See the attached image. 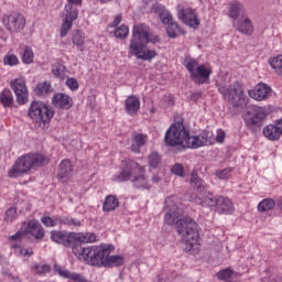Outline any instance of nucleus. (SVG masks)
I'll return each instance as SVG.
<instances>
[{
	"label": "nucleus",
	"instance_id": "nucleus-62",
	"mask_svg": "<svg viewBox=\"0 0 282 282\" xmlns=\"http://www.w3.org/2000/svg\"><path fill=\"white\" fill-rule=\"evenodd\" d=\"M101 1V3H109V1H111V0H100Z\"/></svg>",
	"mask_w": 282,
	"mask_h": 282
},
{
	"label": "nucleus",
	"instance_id": "nucleus-50",
	"mask_svg": "<svg viewBox=\"0 0 282 282\" xmlns=\"http://www.w3.org/2000/svg\"><path fill=\"white\" fill-rule=\"evenodd\" d=\"M19 64V57H17L15 55H7L4 57V65H18Z\"/></svg>",
	"mask_w": 282,
	"mask_h": 282
},
{
	"label": "nucleus",
	"instance_id": "nucleus-49",
	"mask_svg": "<svg viewBox=\"0 0 282 282\" xmlns=\"http://www.w3.org/2000/svg\"><path fill=\"white\" fill-rule=\"evenodd\" d=\"M6 221H14L17 219V208L11 207L6 212L4 215Z\"/></svg>",
	"mask_w": 282,
	"mask_h": 282
},
{
	"label": "nucleus",
	"instance_id": "nucleus-15",
	"mask_svg": "<svg viewBox=\"0 0 282 282\" xmlns=\"http://www.w3.org/2000/svg\"><path fill=\"white\" fill-rule=\"evenodd\" d=\"M2 21L9 32H21L25 28V17L19 12L4 14Z\"/></svg>",
	"mask_w": 282,
	"mask_h": 282
},
{
	"label": "nucleus",
	"instance_id": "nucleus-22",
	"mask_svg": "<svg viewBox=\"0 0 282 282\" xmlns=\"http://www.w3.org/2000/svg\"><path fill=\"white\" fill-rule=\"evenodd\" d=\"M51 239L55 243H62V246H72L74 243V236L67 235L63 231H52Z\"/></svg>",
	"mask_w": 282,
	"mask_h": 282
},
{
	"label": "nucleus",
	"instance_id": "nucleus-60",
	"mask_svg": "<svg viewBox=\"0 0 282 282\" xmlns=\"http://www.w3.org/2000/svg\"><path fill=\"white\" fill-rule=\"evenodd\" d=\"M273 281H274V282H282V276L273 278Z\"/></svg>",
	"mask_w": 282,
	"mask_h": 282
},
{
	"label": "nucleus",
	"instance_id": "nucleus-37",
	"mask_svg": "<svg viewBox=\"0 0 282 282\" xmlns=\"http://www.w3.org/2000/svg\"><path fill=\"white\" fill-rule=\"evenodd\" d=\"M185 67L189 73V78L194 75L196 72L197 67H199V62L193 57H186L185 61Z\"/></svg>",
	"mask_w": 282,
	"mask_h": 282
},
{
	"label": "nucleus",
	"instance_id": "nucleus-3",
	"mask_svg": "<svg viewBox=\"0 0 282 282\" xmlns=\"http://www.w3.org/2000/svg\"><path fill=\"white\" fill-rule=\"evenodd\" d=\"M150 41L149 26L144 24L134 25L130 42V51L141 61H153V58L158 56V52L144 50V44Z\"/></svg>",
	"mask_w": 282,
	"mask_h": 282
},
{
	"label": "nucleus",
	"instance_id": "nucleus-56",
	"mask_svg": "<svg viewBox=\"0 0 282 282\" xmlns=\"http://www.w3.org/2000/svg\"><path fill=\"white\" fill-rule=\"evenodd\" d=\"M120 23H122V15H117L112 22V25L117 28V25H120Z\"/></svg>",
	"mask_w": 282,
	"mask_h": 282
},
{
	"label": "nucleus",
	"instance_id": "nucleus-2",
	"mask_svg": "<svg viewBox=\"0 0 282 282\" xmlns=\"http://www.w3.org/2000/svg\"><path fill=\"white\" fill-rule=\"evenodd\" d=\"M73 253L80 261H86L89 265H98L99 268L105 265H124V258L122 256H109L111 254V246L93 247L91 249L77 245L73 248Z\"/></svg>",
	"mask_w": 282,
	"mask_h": 282
},
{
	"label": "nucleus",
	"instance_id": "nucleus-59",
	"mask_svg": "<svg viewBox=\"0 0 282 282\" xmlns=\"http://www.w3.org/2000/svg\"><path fill=\"white\" fill-rule=\"evenodd\" d=\"M194 203H195V204H203L202 198H198V197H196V198L194 199Z\"/></svg>",
	"mask_w": 282,
	"mask_h": 282
},
{
	"label": "nucleus",
	"instance_id": "nucleus-38",
	"mask_svg": "<svg viewBox=\"0 0 282 282\" xmlns=\"http://www.w3.org/2000/svg\"><path fill=\"white\" fill-rule=\"evenodd\" d=\"M269 63L278 76H282V55L271 58Z\"/></svg>",
	"mask_w": 282,
	"mask_h": 282
},
{
	"label": "nucleus",
	"instance_id": "nucleus-26",
	"mask_svg": "<svg viewBox=\"0 0 282 282\" xmlns=\"http://www.w3.org/2000/svg\"><path fill=\"white\" fill-rule=\"evenodd\" d=\"M148 139L149 137L147 134L134 132L132 134L131 151H133V153H140V149L147 144Z\"/></svg>",
	"mask_w": 282,
	"mask_h": 282
},
{
	"label": "nucleus",
	"instance_id": "nucleus-24",
	"mask_svg": "<svg viewBox=\"0 0 282 282\" xmlns=\"http://www.w3.org/2000/svg\"><path fill=\"white\" fill-rule=\"evenodd\" d=\"M236 30L241 34H246L247 36H252L254 33V25H252V21L248 18L239 20L236 24Z\"/></svg>",
	"mask_w": 282,
	"mask_h": 282
},
{
	"label": "nucleus",
	"instance_id": "nucleus-27",
	"mask_svg": "<svg viewBox=\"0 0 282 282\" xmlns=\"http://www.w3.org/2000/svg\"><path fill=\"white\" fill-rule=\"evenodd\" d=\"M232 210H235L232 202L224 196H218V207L216 208V213H219V215H228V213H232Z\"/></svg>",
	"mask_w": 282,
	"mask_h": 282
},
{
	"label": "nucleus",
	"instance_id": "nucleus-14",
	"mask_svg": "<svg viewBox=\"0 0 282 282\" xmlns=\"http://www.w3.org/2000/svg\"><path fill=\"white\" fill-rule=\"evenodd\" d=\"M68 3L65 6L64 22L62 23L59 36L63 39L67 36V32L72 30L74 21L78 19V8L76 6H82L83 0H67Z\"/></svg>",
	"mask_w": 282,
	"mask_h": 282
},
{
	"label": "nucleus",
	"instance_id": "nucleus-42",
	"mask_svg": "<svg viewBox=\"0 0 282 282\" xmlns=\"http://www.w3.org/2000/svg\"><path fill=\"white\" fill-rule=\"evenodd\" d=\"M22 61L26 65H30V63H34V52L30 47L24 48Z\"/></svg>",
	"mask_w": 282,
	"mask_h": 282
},
{
	"label": "nucleus",
	"instance_id": "nucleus-23",
	"mask_svg": "<svg viewBox=\"0 0 282 282\" xmlns=\"http://www.w3.org/2000/svg\"><path fill=\"white\" fill-rule=\"evenodd\" d=\"M74 171V167L72 165L70 160H63L59 164V171L57 173V177L62 180V182H67L69 180V175H72V172Z\"/></svg>",
	"mask_w": 282,
	"mask_h": 282
},
{
	"label": "nucleus",
	"instance_id": "nucleus-20",
	"mask_svg": "<svg viewBox=\"0 0 282 282\" xmlns=\"http://www.w3.org/2000/svg\"><path fill=\"white\" fill-rule=\"evenodd\" d=\"M52 104L57 109H72L74 106V100L68 95H65L63 93H56L52 98Z\"/></svg>",
	"mask_w": 282,
	"mask_h": 282
},
{
	"label": "nucleus",
	"instance_id": "nucleus-39",
	"mask_svg": "<svg viewBox=\"0 0 282 282\" xmlns=\"http://www.w3.org/2000/svg\"><path fill=\"white\" fill-rule=\"evenodd\" d=\"M72 42L77 47H83L85 44V34L80 31H74L72 35Z\"/></svg>",
	"mask_w": 282,
	"mask_h": 282
},
{
	"label": "nucleus",
	"instance_id": "nucleus-53",
	"mask_svg": "<svg viewBox=\"0 0 282 282\" xmlns=\"http://www.w3.org/2000/svg\"><path fill=\"white\" fill-rule=\"evenodd\" d=\"M19 254L21 257H32V254H34V251L32 249L22 248V249H19Z\"/></svg>",
	"mask_w": 282,
	"mask_h": 282
},
{
	"label": "nucleus",
	"instance_id": "nucleus-13",
	"mask_svg": "<svg viewBox=\"0 0 282 282\" xmlns=\"http://www.w3.org/2000/svg\"><path fill=\"white\" fill-rule=\"evenodd\" d=\"M151 12L158 14L163 25H166V33L170 39H176L177 34H180V24L173 21V15H171V12H169L164 6L158 3L152 6Z\"/></svg>",
	"mask_w": 282,
	"mask_h": 282
},
{
	"label": "nucleus",
	"instance_id": "nucleus-36",
	"mask_svg": "<svg viewBox=\"0 0 282 282\" xmlns=\"http://www.w3.org/2000/svg\"><path fill=\"white\" fill-rule=\"evenodd\" d=\"M276 206V203L272 198H264L262 202L258 205V210L260 213H268V210H272Z\"/></svg>",
	"mask_w": 282,
	"mask_h": 282
},
{
	"label": "nucleus",
	"instance_id": "nucleus-8",
	"mask_svg": "<svg viewBox=\"0 0 282 282\" xmlns=\"http://www.w3.org/2000/svg\"><path fill=\"white\" fill-rule=\"evenodd\" d=\"M218 91L221 94L225 100H228L232 107L246 106V96L243 95V87L239 82H235L232 85L220 84L218 85Z\"/></svg>",
	"mask_w": 282,
	"mask_h": 282
},
{
	"label": "nucleus",
	"instance_id": "nucleus-4",
	"mask_svg": "<svg viewBox=\"0 0 282 282\" xmlns=\"http://www.w3.org/2000/svg\"><path fill=\"white\" fill-rule=\"evenodd\" d=\"M176 230L185 240V250L191 254H195L199 250V232L197 231V223L191 217H184L176 221Z\"/></svg>",
	"mask_w": 282,
	"mask_h": 282
},
{
	"label": "nucleus",
	"instance_id": "nucleus-34",
	"mask_svg": "<svg viewBox=\"0 0 282 282\" xmlns=\"http://www.w3.org/2000/svg\"><path fill=\"white\" fill-rule=\"evenodd\" d=\"M0 102L3 105V107H12L14 104V97L12 96V90L10 89H4L0 94Z\"/></svg>",
	"mask_w": 282,
	"mask_h": 282
},
{
	"label": "nucleus",
	"instance_id": "nucleus-44",
	"mask_svg": "<svg viewBox=\"0 0 282 282\" xmlns=\"http://www.w3.org/2000/svg\"><path fill=\"white\" fill-rule=\"evenodd\" d=\"M115 36L117 39H124L126 36H129V26L122 24L115 31Z\"/></svg>",
	"mask_w": 282,
	"mask_h": 282
},
{
	"label": "nucleus",
	"instance_id": "nucleus-19",
	"mask_svg": "<svg viewBox=\"0 0 282 282\" xmlns=\"http://www.w3.org/2000/svg\"><path fill=\"white\" fill-rule=\"evenodd\" d=\"M250 98L254 100H268L270 96H272V88L265 84H259L254 89L249 90Z\"/></svg>",
	"mask_w": 282,
	"mask_h": 282
},
{
	"label": "nucleus",
	"instance_id": "nucleus-1",
	"mask_svg": "<svg viewBox=\"0 0 282 282\" xmlns=\"http://www.w3.org/2000/svg\"><path fill=\"white\" fill-rule=\"evenodd\" d=\"M164 142L167 147L199 149V147H208L210 144V133L204 131L199 135L191 137V133L183 123H175L166 131Z\"/></svg>",
	"mask_w": 282,
	"mask_h": 282
},
{
	"label": "nucleus",
	"instance_id": "nucleus-57",
	"mask_svg": "<svg viewBox=\"0 0 282 282\" xmlns=\"http://www.w3.org/2000/svg\"><path fill=\"white\" fill-rule=\"evenodd\" d=\"M202 98V93H194L191 95V100H199Z\"/></svg>",
	"mask_w": 282,
	"mask_h": 282
},
{
	"label": "nucleus",
	"instance_id": "nucleus-47",
	"mask_svg": "<svg viewBox=\"0 0 282 282\" xmlns=\"http://www.w3.org/2000/svg\"><path fill=\"white\" fill-rule=\"evenodd\" d=\"M41 221H42V224H44V226L52 228V227L56 226L57 224H61V218H56L54 220L52 217L45 216L41 219Z\"/></svg>",
	"mask_w": 282,
	"mask_h": 282
},
{
	"label": "nucleus",
	"instance_id": "nucleus-35",
	"mask_svg": "<svg viewBox=\"0 0 282 282\" xmlns=\"http://www.w3.org/2000/svg\"><path fill=\"white\" fill-rule=\"evenodd\" d=\"M82 243H77L74 245L73 248L75 246H85V248H88L89 250H91V248L94 247H87V243H94V241H96V234H85V235H79L77 238Z\"/></svg>",
	"mask_w": 282,
	"mask_h": 282
},
{
	"label": "nucleus",
	"instance_id": "nucleus-31",
	"mask_svg": "<svg viewBox=\"0 0 282 282\" xmlns=\"http://www.w3.org/2000/svg\"><path fill=\"white\" fill-rule=\"evenodd\" d=\"M263 134L268 140H279L282 135V128H276L274 124H269L263 129Z\"/></svg>",
	"mask_w": 282,
	"mask_h": 282
},
{
	"label": "nucleus",
	"instance_id": "nucleus-18",
	"mask_svg": "<svg viewBox=\"0 0 282 282\" xmlns=\"http://www.w3.org/2000/svg\"><path fill=\"white\" fill-rule=\"evenodd\" d=\"M178 19L188 25L189 28H198L199 26V18H197V13L193 9H181L178 11Z\"/></svg>",
	"mask_w": 282,
	"mask_h": 282
},
{
	"label": "nucleus",
	"instance_id": "nucleus-17",
	"mask_svg": "<svg viewBox=\"0 0 282 282\" xmlns=\"http://www.w3.org/2000/svg\"><path fill=\"white\" fill-rule=\"evenodd\" d=\"M11 88L17 96V102H19V105H25V102H28V86H25V82L15 79L11 83Z\"/></svg>",
	"mask_w": 282,
	"mask_h": 282
},
{
	"label": "nucleus",
	"instance_id": "nucleus-12",
	"mask_svg": "<svg viewBox=\"0 0 282 282\" xmlns=\"http://www.w3.org/2000/svg\"><path fill=\"white\" fill-rule=\"evenodd\" d=\"M165 217L164 223L167 226H175L182 217H184V206L180 203L177 196H170L165 198Z\"/></svg>",
	"mask_w": 282,
	"mask_h": 282
},
{
	"label": "nucleus",
	"instance_id": "nucleus-43",
	"mask_svg": "<svg viewBox=\"0 0 282 282\" xmlns=\"http://www.w3.org/2000/svg\"><path fill=\"white\" fill-rule=\"evenodd\" d=\"M149 164L152 169H156V166L162 162V156L158 154V152H152L149 156Z\"/></svg>",
	"mask_w": 282,
	"mask_h": 282
},
{
	"label": "nucleus",
	"instance_id": "nucleus-16",
	"mask_svg": "<svg viewBox=\"0 0 282 282\" xmlns=\"http://www.w3.org/2000/svg\"><path fill=\"white\" fill-rule=\"evenodd\" d=\"M212 74L213 69L202 64L196 67V70H194L189 78L193 80V83H196V85H205L209 83Z\"/></svg>",
	"mask_w": 282,
	"mask_h": 282
},
{
	"label": "nucleus",
	"instance_id": "nucleus-40",
	"mask_svg": "<svg viewBox=\"0 0 282 282\" xmlns=\"http://www.w3.org/2000/svg\"><path fill=\"white\" fill-rule=\"evenodd\" d=\"M50 270H52V267L43 263H35L32 267V272H34V274H47Z\"/></svg>",
	"mask_w": 282,
	"mask_h": 282
},
{
	"label": "nucleus",
	"instance_id": "nucleus-48",
	"mask_svg": "<svg viewBox=\"0 0 282 282\" xmlns=\"http://www.w3.org/2000/svg\"><path fill=\"white\" fill-rule=\"evenodd\" d=\"M216 175L219 177V180H229V177L232 176V169L226 167L224 170L217 171Z\"/></svg>",
	"mask_w": 282,
	"mask_h": 282
},
{
	"label": "nucleus",
	"instance_id": "nucleus-9",
	"mask_svg": "<svg viewBox=\"0 0 282 282\" xmlns=\"http://www.w3.org/2000/svg\"><path fill=\"white\" fill-rule=\"evenodd\" d=\"M268 116H270V108L252 106L248 108L247 113L243 116L245 124L251 131H259Z\"/></svg>",
	"mask_w": 282,
	"mask_h": 282
},
{
	"label": "nucleus",
	"instance_id": "nucleus-52",
	"mask_svg": "<svg viewBox=\"0 0 282 282\" xmlns=\"http://www.w3.org/2000/svg\"><path fill=\"white\" fill-rule=\"evenodd\" d=\"M63 69H65V66L61 64L54 65L52 67V74L55 75L56 78H58V76H61V74L63 73Z\"/></svg>",
	"mask_w": 282,
	"mask_h": 282
},
{
	"label": "nucleus",
	"instance_id": "nucleus-10",
	"mask_svg": "<svg viewBox=\"0 0 282 282\" xmlns=\"http://www.w3.org/2000/svg\"><path fill=\"white\" fill-rule=\"evenodd\" d=\"M26 235H32L37 240L45 237V229L36 220H30L26 227L21 228L15 235L9 237V241H15L17 243L12 245V248H20L21 241L25 238Z\"/></svg>",
	"mask_w": 282,
	"mask_h": 282
},
{
	"label": "nucleus",
	"instance_id": "nucleus-25",
	"mask_svg": "<svg viewBox=\"0 0 282 282\" xmlns=\"http://www.w3.org/2000/svg\"><path fill=\"white\" fill-rule=\"evenodd\" d=\"M126 111L129 116H135L140 111V98L135 95H131L126 99Z\"/></svg>",
	"mask_w": 282,
	"mask_h": 282
},
{
	"label": "nucleus",
	"instance_id": "nucleus-54",
	"mask_svg": "<svg viewBox=\"0 0 282 282\" xmlns=\"http://www.w3.org/2000/svg\"><path fill=\"white\" fill-rule=\"evenodd\" d=\"M224 140H226V132H224V130H220L217 132L216 141L221 143L224 142Z\"/></svg>",
	"mask_w": 282,
	"mask_h": 282
},
{
	"label": "nucleus",
	"instance_id": "nucleus-5",
	"mask_svg": "<svg viewBox=\"0 0 282 282\" xmlns=\"http://www.w3.org/2000/svg\"><path fill=\"white\" fill-rule=\"evenodd\" d=\"M135 188H149V183L147 177H144V167L131 161V159H126L122 161V171L120 175L117 176L118 182H127L131 180Z\"/></svg>",
	"mask_w": 282,
	"mask_h": 282
},
{
	"label": "nucleus",
	"instance_id": "nucleus-11",
	"mask_svg": "<svg viewBox=\"0 0 282 282\" xmlns=\"http://www.w3.org/2000/svg\"><path fill=\"white\" fill-rule=\"evenodd\" d=\"M165 217L164 223L167 226H175L182 217H184V206L180 203L177 196H170L165 198Z\"/></svg>",
	"mask_w": 282,
	"mask_h": 282
},
{
	"label": "nucleus",
	"instance_id": "nucleus-46",
	"mask_svg": "<svg viewBox=\"0 0 282 282\" xmlns=\"http://www.w3.org/2000/svg\"><path fill=\"white\" fill-rule=\"evenodd\" d=\"M171 173H173V175H177L178 177H185V173H184V165H182L181 163H176L172 166L171 169Z\"/></svg>",
	"mask_w": 282,
	"mask_h": 282
},
{
	"label": "nucleus",
	"instance_id": "nucleus-41",
	"mask_svg": "<svg viewBox=\"0 0 282 282\" xmlns=\"http://www.w3.org/2000/svg\"><path fill=\"white\" fill-rule=\"evenodd\" d=\"M59 224H64V226H72L73 228H79L80 220L66 216V217L59 218Z\"/></svg>",
	"mask_w": 282,
	"mask_h": 282
},
{
	"label": "nucleus",
	"instance_id": "nucleus-7",
	"mask_svg": "<svg viewBox=\"0 0 282 282\" xmlns=\"http://www.w3.org/2000/svg\"><path fill=\"white\" fill-rule=\"evenodd\" d=\"M28 116L31 120H34L41 129H47L52 118H54V108L41 101H33L29 108Z\"/></svg>",
	"mask_w": 282,
	"mask_h": 282
},
{
	"label": "nucleus",
	"instance_id": "nucleus-61",
	"mask_svg": "<svg viewBox=\"0 0 282 282\" xmlns=\"http://www.w3.org/2000/svg\"><path fill=\"white\" fill-rule=\"evenodd\" d=\"M152 181L155 182V183H158V182L160 181V177H159V176H153V177H152Z\"/></svg>",
	"mask_w": 282,
	"mask_h": 282
},
{
	"label": "nucleus",
	"instance_id": "nucleus-29",
	"mask_svg": "<svg viewBox=\"0 0 282 282\" xmlns=\"http://www.w3.org/2000/svg\"><path fill=\"white\" fill-rule=\"evenodd\" d=\"M229 17L230 19H239L241 14L246 13V9L243 8V4L237 0L231 1L229 3Z\"/></svg>",
	"mask_w": 282,
	"mask_h": 282
},
{
	"label": "nucleus",
	"instance_id": "nucleus-51",
	"mask_svg": "<svg viewBox=\"0 0 282 282\" xmlns=\"http://www.w3.org/2000/svg\"><path fill=\"white\" fill-rule=\"evenodd\" d=\"M66 85L72 89V91H76L78 89V80L76 78H68L66 80Z\"/></svg>",
	"mask_w": 282,
	"mask_h": 282
},
{
	"label": "nucleus",
	"instance_id": "nucleus-55",
	"mask_svg": "<svg viewBox=\"0 0 282 282\" xmlns=\"http://www.w3.org/2000/svg\"><path fill=\"white\" fill-rule=\"evenodd\" d=\"M4 276L9 279L11 282H21V279L19 276L12 275V273L4 272Z\"/></svg>",
	"mask_w": 282,
	"mask_h": 282
},
{
	"label": "nucleus",
	"instance_id": "nucleus-45",
	"mask_svg": "<svg viewBox=\"0 0 282 282\" xmlns=\"http://www.w3.org/2000/svg\"><path fill=\"white\" fill-rule=\"evenodd\" d=\"M204 204L210 208L215 207L217 209L219 206V196H207L205 197Z\"/></svg>",
	"mask_w": 282,
	"mask_h": 282
},
{
	"label": "nucleus",
	"instance_id": "nucleus-28",
	"mask_svg": "<svg viewBox=\"0 0 282 282\" xmlns=\"http://www.w3.org/2000/svg\"><path fill=\"white\" fill-rule=\"evenodd\" d=\"M239 276L241 275L231 270L230 268L224 269L217 273V278L219 279V281L226 282H237L239 281Z\"/></svg>",
	"mask_w": 282,
	"mask_h": 282
},
{
	"label": "nucleus",
	"instance_id": "nucleus-6",
	"mask_svg": "<svg viewBox=\"0 0 282 282\" xmlns=\"http://www.w3.org/2000/svg\"><path fill=\"white\" fill-rule=\"evenodd\" d=\"M45 162H47V159L43 154H24L9 170V177H21V175L30 173L34 166H43Z\"/></svg>",
	"mask_w": 282,
	"mask_h": 282
},
{
	"label": "nucleus",
	"instance_id": "nucleus-32",
	"mask_svg": "<svg viewBox=\"0 0 282 282\" xmlns=\"http://www.w3.org/2000/svg\"><path fill=\"white\" fill-rule=\"evenodd\" d=\"M189 184L193 186V188H196V191H204V181L197 174V170L192 171Z\"/></svg>",
	"mask_w": 282,
	"mask_h": 282
},
{
	"label": "nucleus",
	"instance_id": "nucleus-58",
	"mask_svg": "<svg viewBox=\"0 0 282 282\" xmlns=\"http://www.w3.org/2000/svg\"><path fill=\"white\" fill-rule=\"evenodd\" d=\"M275 206H278V208L282 210V200H276Z\"/></svg>",
	"mask_w": 282,
	"mask_h": 282
},
{
	"label": "nucleus",
	"instance_id": "nucleus-21",
	"mask_svg": "<svg viewBox=\"0 0 282 282\" xmlns=\"http://www.w3.org/2000/svg\"><path fill=\"white\" fill-rule=\"evenodd\" d=\"M54 270L55 272H57V274H59V276H63V279H69L70 281H74V282H88L87 279L83 276V274L70 272L69 270L58 264L54 265Z\"/></svg>",
	"mask_w": 282,
	"mask_h": 282
},
{
	"label": "nucleus",
	"instance_id": "nucleus-30",
	"mask_svg": "<svg viewBox=\"0 0 282 282\" xmlns=\"http://www.w3.org/2000/svg\"><path fill=\"white\" fill-rule=\"evenodd\" d=\"M120 206V200L115 195H108L104 202L102 210L104 213H111V210H116Z\"/></svg>",
	"mask_w": 282,
	"mask_h": 282
},
{
	"label": "nucleus",
	"instance_id": "nucleus-33",
	"mask_svg": "<svg viewBox=\"0 0 282 282\" xmlns=\"http://www.w3.org/2000/svg\"><path fill=\"white\" fill-rule=\"evenodd\" d=\"M34 91L36 96H47L48 94H52L54 91V88H52V84H50L48 82H44L37 84Z\"/></svg>",
	"mask_w": 282,
	"mask_h": 282
}]
</instances>
